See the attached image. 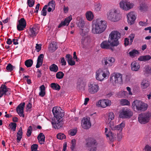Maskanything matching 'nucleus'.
<instances>
[{"instance_id": "obj_24", "label": "nucleus", "mask_w": 151, "mask_h": 151, "mask_svg": "<svg viewBox=\"0 0 151 151\" xmlns=\"http://www.w3.org/2000/svg\"><path fill=\"white\" fill-rule=\"evenodd\" d=\"M90 41L91 40L89 37H83L81 40V44L83 45V47L85 48L88 46L89 45Z\"/></svg>"}, {"instance_id": "obj_47", "label": "nucleus", "mask_w": 151, "mask_h": 151, "mask_svg": "<svg viewBox=\"0 0 151 151\" xmlns=\"http://www.w3.org/2000/svg\"><path fill=\"white\" fill-rule=\"evenodd\" d=\"M9 127H10L12 129L15 131L16 129L17 124L14 123H11L9 124Z\"/></svg>"}, {"instance_id": "obj_2", "label": "nucleus", "mask_w": 151, "mask_h": 151, "mask_svg": "<svg viewBox=\"0 0 151 151\" xmlns=\"http://www.w3.org/2000/svg\"><path fill=\"white\" fill-rule=\"evenodd\" d=\"M110 75V73L107 68H100L95 73V78L98 81H102L105 78H107Z\"/></svg>"}, {"instance_id": "obj_14", "label": "nucleus", "mask_w": 151, "mask_h": 151, "mask_svg": "<svg viewBox=\"0 0 151 151\" xmlns=\"http://www.w3.org/2000/svg\"><path fill=\"white\" fill-rule=\"evenodd\" d=\"M136 13L134 12H130L127 14V22L129 24H133L136 19Z\"/></svg>"}, {"instance_id": "obj_5", "label": "nucleus", "mask_w": 151, "mask_h": 151, "mask_svg": "<svg viewBox=\"0 0 151 151\" xmlns=\"http://www.w3.org/2000/svg\"><path fill=\"white\" fill-rule=\"evenodd\" d=\"M110 81L114 86L120 84L122 82V75L119 73H113L110 76Z\"/></svg>"}, {"instance_id": "obj_20", "label": "nucleus", "mask_w": 151, "mask_h": 151, "mask_svg": "<svg viewBox=\"0 0 151 151\" xmlns=\"http://www.w3.org/2000/svg\"><path fill=\"white\" fill-rule=\"evenodd\" d=\"M100 46L103 49H111L112 51L114 50L113 48L111 47V45L109 41V39L108 41L104 40L103 41L101 44Z\"/></svg>"}, {"instance_id": "obj_62", "label": "nucleus", "mask_w": 151, "mask_h": 151, "mask_svg": "<svg viewBox=\"0 0 151 151\" xmlns=\"http://www.w3.org/2000/svg\"><path fill=\"white\" fill-rule=\"evenodd\" d=\"M122 134L121 133H120L118 134V139L119 141L121 140L122 137Z\"/></svg>"}, {"instance_id": "obj_54", "label": "nucleus", "mask_w": 151, "mask_h": 151, "mask_svg": "<svg viewBox=\"0 0 151 151\" xmlns=\"http://www.w3.org/2000/svg\"><path fill=\"white\" fill-rule=\"evenodd\" d=\"M32 127L30 126L29 127L27 130V135L28 137H29L30 136L32 132Z\"/></svg>"}, {"instance_id": "obj_55", "label": "nucleus", "mask_w": 151, "mask_h": 151, "mask_svg": "<svg viewBox=\"0 0 151 151\" xmlns=\"http://www.w3.org/2000/svg\"><path fill=\"white\" fill-rule=\"evenodd\" d=\"M134 37L135 35L134 34H131L129 35V37L130 38V44H131L133 42V40L134 38Z\"/></svg>"}, {"instance_id": "obj_38", "label": "nucleus", "mask_w": 151, "mask_h": 151, "mask_svg": "<svg viewBox=\"0 0 151 151\" xmlns=\"http://www.w3.org/2000/svg\"><path fill=\"white\" fill-rule=\"evenodd\" d=\"M143 71L145 74L151 73V68L148 65H146L143 68Z\"/></svg>"}, {"instance_id": "obj_32", "label": "nucleus", "mask_w": 151, "mask_h": 151, "mask_svg": "<svg viewBox=\"0 0 151 151\" xmlns=\"http://www.w3.org/2000/svg\"><path fill=\"white\" fill-rule=\"evenodd\" d=\"M150 84L148 81L143 80L141 83V87L142 89H145L149 86Z\"/></svg>"}, {"instance_id": "obj_26", "label": "nucleus", "mask_w": 151, "mask_h": 151, "mask_svg": "<svg viewBox=\"0 0 151 151\" xmlns=\"http://www.w3.org/2000/svg\"><path fill=\"white\" fill-rule=\"evenodd\" d=\"M43 58L44 55L43 54H41L38 56L37 63L36 66V68H38L42 65L43 63Z\"/></svg>"}, {"instance_id": "obj_64", "label": "nucleus", "mask_w": 151, "mask_h": 151, "mask_svg": "<svg viewBox=\"0 0 151 151\" xmlns=\"http://www.w3.org/2000/svg\"><path fill=\"white\" fill-rule=\"evenodd\" d=\"M36 48L37 50H38L37 51H39L41 49V45L40 44H36Z\"/></svg>"}, {"instance_id": "obj_37", "label": "nucleus", "mask_w": 151, "mask_h": 151, "mask_svg": "<svg viewBox=\"0 0 151 151\" xmlns=\"http://www.w3.org/2000/svg\"><path fill=\"white\" fill-rule=\"evenodd\" d=\"M50 86L52 89L58 91L61 88L60 86L57 83H52L50 84Z\"/></svg>"}, {"instance_id": "obj_48", "label": "nucleus", "mask_w": 151, "mask_h": 151, "mask_svg": "<svg viewBox=\"0 0 151 151\" xmlns=\"http://www.w3.org/2000/svg\"><path fill=\"white\" fill-rule=\"evenodd\" d=\"M77 132V130L76 129H71L69 131V134L71 136H73L76 134Z\"/></svg>"}, {"instance_id": "obj_35", "label": "nucleus", "mask_w": 151, "mask_h": 151, "mask_svg": "<svg viewBox=\"0 0 151 151\" xmlns=\"http://www.w3.org/2000/svg\"><path fill=\"white\" fill-rule=\"evenodd\" d=\"M106 122L112 130H114L116 126L115 125V123L113 121L109 120L106 121Z\"/></svg>"}, {"instance_id": "obj_39", "label": "nucleus", "mask_w": 151, "mask_h": 151, "mask_svg": "<svg viewBox=\"0 0 151 151\" xmlns=\"http://www.w3.org/2000/svg\"><path fill=\"white\" fill-rule=\"evenodd\" d=\"M49 68L51 71L55 72H57L58 70V66L54 64L52 65Z\"/></svg>"}, {"instance_id": "obj_59", "label": "nucleus", "mask_w": 151, "mask_h": 151, "mask_svg": "<svg viewBox=\"0 0 151 151\" xmlns=\"http://www.w3.org/2000/svg\"><path fill=\"white\" fill-rule=\"evenodd\" d=\"M145 150V151H151V146L148 145H146Z\"/></svg>"}, {"instance_id": "obj_30", "label": "nucleus", "mask_w": 151, "mask_h": 151, "mask_svg": "<svg viewBox=\"0 0 151 151\" xmlns=\"http://www.w3.org/2000/svg\"><path fill=\"white\" fill-rule=\"evenodd\" d=\"M45 136L42 133H40L37 137L39 142L40 144L44 143L45 140Z\"/></svg>"}, {"instance_id": "obj_23", "label": "nucleus", "mask_w": 151, "mask_h": 151, "mask_svg": "<svg viewBox=\"0 0 151 151\" xmlns=\"http://www.w3.org/2000/svg\"><path fill=\"white\" fill-rule=\"evenodd\" d=\"M131 67L132 70L134 71H138L140 68L139 63L135 61H134L131 63Z\"/></svg>"}, {"instance_id": "obj_11", "label": "nucleus", "mask_w": 151, "mask_h": 151, "mask_svg": "<svg viewBox=\"0 0 151 151\" xmlns=\"http://www.w3.org/2000/svg\"><path fill=\"white\" fill-rule=\"evenodd\" d=\"M133 113L129 109L123 108L119 112V116L121 118H129L132 116Z\"/></svg>"}, {"instance_id": "obj_42", "label": "nucleus", "mask_w": 151, "mask_h": 151, "mask_svg": "<svg viewBox=\"0 0 151 151\" xmlns=\"http://www.w3.org/2000/svg\"><path fill=\"white\" fill-rule=\"evenodd\" d=\"M33 62L31 59L28 60L25 62V65L27 67H31L33 64Z\"/></svg>"}, {"instance_id": "obj_16", "label": "nucleus", "mask_w": 151, "mask_h": 151, "mask_svg": "<svg viewBox=\"0 0 151 151\" xmlns=\"http://www.w3.org/2000/svg\"><path fill=\"white\" fill-rule=\"evenodd\" d=\"M26 22L24 19L22 18L18 20L17 24V29L19 31L24 30L26 27Z\"/></svg>"}, {"instance_id": "obj_25", "label": "nucleus", "mask_w": 151, "mask_h": 151, "mask_svg": "<svg viewBox=\"0 0 151 151\" xmlns=\"http://www.w3.org/2000/svg\"><path fill=\"white\" fill-rule=\"evenodd\" d=\"M72 19L71 16H70L66 18L64 21L60 23L58 26V28H60L65 25H68Z\"/></svg>"}, {"instance_id": "obj_41", "label": "nucleus", "mask_w": 151, "mask_h": 151, "mask_svg": "<svg viewBox=\"0 0 151 151\" xmlns=\"http://www.w3.org/2000/svg\"><path fill=\"white\" fill-rule=\"evenodd\" d=\"M139 53V52L137 50L134 49L129 52V54L130 56L133 57L136 54H138Z\"/></svg>"}, {"instance_id": "obj_28", "label": "nucleus", "mask_w": 151, "mask_h": 151, "mask_svg": "<svg viewBox=\"0 0 151 151\" xmlns=\"http://www.w3.org/2000/svg\"><path fill=\"white\" fill-rule=\"evenodd\" d=\"M86 85V84L85 82L81 79H79L78 80L77 87L79 89H81L84 88L85 87Z\"/></svg>"}, {"instance_id": "obj_33", "label": "nucleus", "mask_w": 151, "mask_h": 151, "mask_svg": "<svg viewBox=\"0 0 151 151\" xmlns=\"http://www.w3.org/2000/svg\"><path fill=\"white\" fill-rule=\"evenodd\" d=\"M125 126V123L124 122H122L120 124L115 126V129L114 130H118L120 131H122L123 128Z\"/></svg>"}, {"instance_id": "obj_58", "label": "nucleus", "mask_w": 151, "mask_h": 151, "mask_svg": "<svg viewBox=\"0 0 151 151\" xmlns=\"http://www.w3.org/2000/svg\"><path fill=\"white\" fill-rule=\"evenodd\" d=\"M72 58L70 60H68V62L70 65H75V62L74 60H73Z\"/></svg>"}, {"instance_id": "obj_44", "label": "nucleus", "mask_w": 151, "mask_h": 151, "mask_svg": "<svg viewBox=\"0 0 151 151\" xmlns=\"http://www.w3.org/2000/svg\"><path fill=\"white\" fill-rule=\"evenodd\" d=\"M14 68L15 67L12 65L10 63L8 64L6 68L7 71L10 72H12Z\"/></svg>"}, {"instance_id": "obj_60", "label": "nucleus", "mask_w": 151, "mask_h": 151, "mask_svg": "<svg viewBox=\"0 0 151 151\" xmlns=\"http://www.w3.org/2000/svg\"><path fill=\"white\" fill-rule=\"evenodd\" d=\"M84 26V21H81L78 24V26L80 27H83Z\"/></svg>"}, {"instance_id": "obj_50", "label": "nucleus", "mask_w": 151, "mask_h": 151, "mask_svg": "<svg viewBox=\"0 0 151 151\" xmlns=\"http://www.w3.org/2000/svg\"><path fill=\"white\" fill-rule=\"evenodd\" d=\"M57 138L59 139H63L66 137L65 135L63 133H59L57 135Z\"/></svg>"}, {"instance_id": "obj_51", "label": "nucleus", "mask_w": 151, "mask_h": 151, "mask_svg": "<svg viewBox=\"0 0 151 151\" xmlns=\"http://www.w3.org/2000/svg\"><path fill=\"white\" fill-rule=\"evenodd\" d=\"M35 0H27V3L30 7H32L35 4Z\"/></svg>"}, {"instance_id": "obj_46", "label": "nucleus", "mask_w": 151, "mask_h": 151, "mask_svg": "<svg viewBox=\"0 0 151 151\" xmlns=\"http://www.w3.org/2000/svg\"><path fill=\"white\" fill-rule=\"evenodd\" d=\"M76 145V140L75 139H73L71 140V141L70 148L72 150H73L75 147Z\"/></svg>"}, {"instance_id": "obj_18", "label": "nucleus", "mask_w": 151, "mask_h": 151, "mask_svg": "<svg viewBox=\"0 0 151 151\" xmlns=\"http://www.w3.org/2000/svg\"><path fill=\"white\" fill-rule=\"evenodd\" d=\"M39 32V28L37 25L31 27L28 31V36L30 37L35 36Z\"/></svg>"}, {"instance_id": "obj_13", "label": "nucleus", "mask_w": 151, "mask_h": 151, "mask_svg": "<svg viewBox=\"0 0 151 151\" xmlns=\"http://www.w3.org/2000/svg\"><path fill=\"white\" fill-rule=\"evenodd\" d=\"M96 106L98 107L105 108L111 104V101L108 99H101L96 102Z\"/></svg>"}, {"instance_id": "obj_52", "label": "nucleus", "mask_w": 151, "mask_h": 151, "mask_svg": "<svg viewBox=\"0 0 151 151\" xmlns=\"http://www.w3.org/2000/svg\"><path fill=\"white\" fill-rule=\"evenodd\" d=\"M48 6L49 7L53 8V9H54L55 6V1L52 0L50 1L48 3Z\"/></svg>"}, {"instance_id": "obj_4", "label": "nucleus", "mask_w": 151, "mask_h": 151, "mask_svg": "<svg viewBox=\"0 0 151 151\" xmlns=\"http://www.w3.org/2000/svg\"><path fill=\"white\" fill-rule=\"evenodd\" d=\"M132 106L134 110L137 111H144L148 108V105L142 101L136 100L132 104Z\"/></svg>"}, {"instance_id": "obj_15", "label": "nucleus", "mask_w": 151, "mask_h": 151, "mask_svg": "<svg viewBox=\"0 0 151 151\" xmlns=\"http://www.w3.org/2000/svg\"><path fill=\"white\" fill-rule=\"evenodd\" d=\"M52 123L55 129H59L62 126L63 124L62 119L54 118Z\"/></svg>"}, {"instance_id": "obj_34", "label": "nucleus", "mask_w": 151, "mask_h": 151, "mask_svg": "<svg viewBox=\"0 0 151 151\" xmlns=\"http://www.w3.org/2000/svg\"><path fill=\"white\" fill-rule=\"evenodd\" d=\"M22 129L21 127H20L17 133V142H19L22 138Z\"/></svg>"}, {"instance_id": "obj_36", "label": "nucleus", "mask_w": 151, "mask_h": 151, "mask_svg": "<svg viewBox=\"0 0 151 151\" xmlns=\"http://www.w3.org/2000/svg\"><path fill=\"white\" fill-rule=\"evenodd\" d=\"M40 91L39 93V95L43 97L45 94V88L44 85H42L40 87Z\"/></svg>"}, {"instance_id": "obj_49", "label": "nucleus", "mask_w": 151, "mask_h": 151, "mask_svg": "<svg viewBox=\"0 0 151 151\" xmlns=\"http://www.w3.org/2000/svg\"><path fill=\"white\" fill-rule=\"evenodd\" d=\"M47 6L45 5L43 7L41 11V14L43 16H45L47 14V11L46 9H47Z\"/></svg>"}, {"instance_id": "obj_61", "label": "nucleus", "mask_w": 151, "mask_h": 151, "mask_svg": "<svg viewBox=\"0 0 151 151\" xmlns=\"http://www.w3.org/2000/svg\"><path fill=\"white\" fill-rule=\"evenodd\" d=\"M61 63L62 64V65H65L66 63L65 60L64 58H62L61 59Z\"/></svg>"}, {"instance_id": "obj_21", "label": "nucleus", "mask_w": 151, "mask_h": 151, "mask_svg": "<svg viewBox=\"0 0 151 151\" xmlns=\"http://www.w3.org/2000/svg\"><path fill=\"white\" fill-rule=\"evenodd\" d=\"M105 133L107 137L109 138L111 141H113L114 140L115 136L112 134V132L109 129H108L107 128H105Z\"/></svg>"}, {"instance_id": "obj_57", "label": "nucleus", "mask_w": 151, "mask_h": 151, "mask_svg": "<svg viewBox=\"0 0 151 151\" xmlns=\"http://www.w3.org/2000/svg\"><path fill=\"white\" fill-rule=\"evenodd\" d=\"M147 7L145 5H142L140 6V10L142 11H145L147 10Z\"/></svg>"}, {"instance_id": "obj_12", "label": "nucleus", "mask_w": 151, "mask_h": 151, "mask_svg": "<svg viewBox=\"0 0 151 151\" xmlns=\"http://www.w3.org/2000/svg\"><path fill=\"white\" fill-rule=\"evenodd\" d=\"M54 118L62 119L64 116V111L59 107H55L52 109Z\"/></svg>"}, {"instance_id": "obj_19", "label": "nucleus", "mask_w": 151, "mask_h": 151, "mask_svg": "<svg viewBox=\"0 0 151 151\" xmlns=\"http://www.w3.org/2000/svg\"><path fill=\"white\" fill-rule=\"evenodd\" d=\"M25 105L24 102L21 103L18 106L16 109V111L18 114L20 116H22L23 117H24L23 112Z\"/></svg>"}, {"instance_id": "obj_3", "label": "nucleus", "mask_w": 151, "mask_h": 151, "mask_svg": "<svg viewBox=\"0 0 151 151\" xmlns=\"http://www.w3.org/2000/svg\"><path fill=\"white\" fill-rule=\"evenodd\" d=\"M121 34L116 31H112L109 35V41L112 47L117 46L119 44V39L120 38Z\"/></svg>"}, {"instance_id": "obj_17", "label": "nucleus", "mask_w": 151, "mask_h": 151, "mask_svg": "<svg viewBox=\"0 0 151 151\" xmlns=\"http://www.w3.org/2000/svg\"><path fill=\"white\" fill-rule=\"evenodd\" d=\"M89 117L84 118L81 121V125L82 127L85 129L89 128L91 126V124Z\"/></svg>"}, {"instance_id": "obj_8", "label": "nucleus", "mask_w": 151, "mask_h": 151, "mask_svg": "<svg viewBox=\"0 0 151 151\" xmlns=\"http://www.w3.org/2000/svg\"><path fill=\"white\" fill-rule=\"evenodd\" d=\"M115 60L112 57H107L104 58L101 61L102 65L105 68H110L113 66L115 62Z\"/></svg>"}, {"instance_id": "obj_56", "label": "nucleus", "mask_w": 151, "mask_h": 151, "mask_svg": "<svg viewBox=\"0 0 151 151\" xmlns=\"http://www.w3.org/2000/svg\"><path fill=\"white\" fill-rule=\"evenodd\" d=\"M94 8L96 11H99L101 8V6L99 4H97L95 5Z\"/></svg>"}, {"instance_id": "obj_29", "label": "nucleus", "mask_w": 151, "mask_h": 151, "mask_svg": "<svg viewBox=\"0 0 151 151\" xmlns=\"http://www.w3.org/2000/svg\"><path fill=\"white\" fill-rule=\"evenodd\" d=\"M151 59V56L147 55L139 56L138 58V60L141 61L146 62L150 60Z\"/></svg>"}, {"instance_id": "obj_40", "label": "nucleus", "mask_w": 151, "mask_h": 151, "mask_svg": "<svg viewBox=\"0 0 151 151\" xmlns=\"http://www.w3.org/2000/svg\"><path fill=\"white\" fill-rule=\"evenodd\" d=\"M115 115L114 113L111 112H109L107 118L106 119V121L109 120H113L114 119Z\"/></svg>"}, {"instance_id": "obj_27", "label": "nucleus", "mask_w": 151, "mask_h": 151, "mask_svg": "<svg viewBox=\"0 0 151 151\" xmlns=\"http://www.w3.org/2000/svg\"><path fill=\"white\" fill-rule=\"evenodd\" d=\"M57 48L56 43L55 42H52L50 45L49 47V51L51 52L55 51Z\"/></svg>"}, {"instance_id": "obj_43", "label": "nucleus", "mask_w": 151, "mask_h": 151, "mask_svg": "<svg viewBox=\"0 0 151 151\" xmlns=\"http://www.w3.org/2000/svg\"><path fill=\"white\" fill-rule=\"evenodd\" d=\"M120 104L123 106L129 105L130 103L128 100L126 99H121L120 100Z\"/></svg>"}, {"instance_id": "obj_1", "label": "nucleus", "mask_w": 151, "mask_h": 151, "mask_svg": "<svg viewBox=\"0 0 151 151\" xmlns=\"http://www.w3.org/2000/svg\"><path fill=\"white\" fill-rule=\"evenodd\" d=\"M93 23L92 32L94 34H101L106 28L107 23L105 21L97 19L96 21H93Z\"/></svg>"}, {"instance_id": "obj_53", "label": "nucleus", "mask_w": 151, "mask_h": 151, "mask_svg": "<svg viewBox=\"0 0 151 151\" xmlns=\"http://www.w3.org/2000/svg\"><path fill=\"white\" fill-rule=\"evenodd\" d=\"M38 145L36 144L32 145L31 147L32 151H36L37 149Z\"/></svg>"}, {"instance_id": "obj_22", "label": "nucleus", "mask_w": 151, "mask_h": 151, "mask_svg": "<svg viewBox=\"0 0 151 151\" xmlns=\"http://www.w3.org/2000/svg\"><path fill=\"white\" fill-rule=\"evenodd\" d=\"M10 89L7 88L5 85H2L0 87V98L4 95H6V93L9 91Z\"/></svg>"}, {"instance_id": "obj_63", "label": "nucleus", "mask_w": 151, "mask_h": 151, "mask_svg": "<svg viewBox=\"0 0 151 151\" xmlns=\"http://www.w3.org/2000/svg\"><path fill=\"white\" fill-rule=\"evenodd\" d=\"M66 58L67 61V62L68 61V60H70V59L72 58V56L69 54H67L66 56Z\"/></svg>"}, {"instance_id": "obj_9", "label": "nucleus", "mask_w": 151, "mask_h": 151, "mask_svg": "<svg viewBox=\"0 0 151 151\" xmlns=\"http://www.w3.org/2000/svg\"><path fill=\"white\" fill-rule=\"evenodd\" d=\"M151 117V114L147 112L139 115L138 120L141 124H145L149 122Z\"/></svg>"}, {"instance_id": "obj_6", "label": "nucleus", "mask_w": 151, "mask_h": 151, "mask_svg": "<svg viewBox=\"0 0 151 151\" xmlns=\"http://www.w3.org/2000/svg\"><path fill=\"white\" fill-rule=\"evenodd\" d=\"M107 18L109 20L113 22L119 21L120 19V15L117 13L116 10L113 9L109 10L107 14Z\"/></svg>"}, {"instance_id": "obj_31", "label": "nucleus", "mask_w": 151, "mask_h": 151, "mask_svg": "<svg viewBox=\"0 0 151 151\" xmlns=\"http://www.w3.org/2000/svg\"><path fill=\"white\" fill-rule=\"evenodd\" d=\"M86 16L87 19L89 21L92 20L94 17L93 13L91 11L87 12L86 14Z\"/></svg>"}, {"instance_id": "obj_7", "label": "nucleus", "mask_w": 151, "mask_h": 151, "mask_svg": "<svg viewBox=\"0 0 151 151\" xmlns=\"http://www.w3.org/2000/svg\"><path fill=\"white\" fill-rule=\"evenodd\" d=\"M88 93L91 94L97 93L100 90L99 84L94 82H89L88 85Z\"/></svg>"}, {"instance_id": "obj_10", "label": "nucleus", "mask_w": 151, "mask_h": 151, "mask_svg": "<svg viewBox=\"0 0 151 151\" xmlns=\"http://www.w3.org/2000/svg\"><path fill=\"white\" fill-rule=\"evenodd\" d=\"M120 8L125 11H127L132 8L134 6V4L131 2L127 0L122 1L119 4Z\"/></svg>"}, {"instance_id": "obj_45", "label": "nucleus", "mask_w": 151, "mask_h": 151, "mask_svg": "<svg viewBox=\"0 0 151 151\" xmlns=\"http://www.w3.org/2000/svg\"><path fill=\"white\" fill-rule=\"evenodd\" d=\"M64 76L63 73L61 71L58 72L56 75V78L59 79H61L63 78Z\"/></svg>"}]
</instances>
